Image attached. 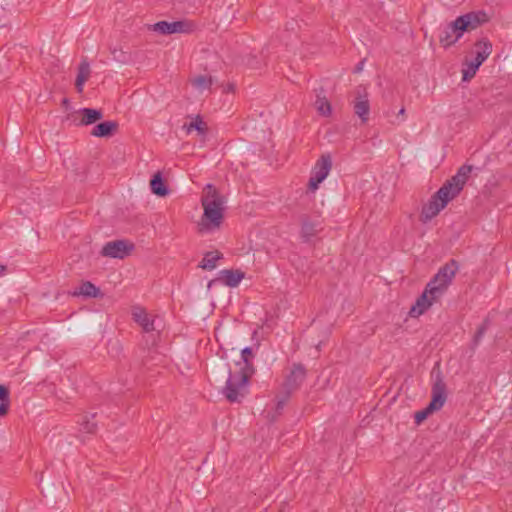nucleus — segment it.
<instances>
[{"label":"nucleus","mask_w":512,"mask_h":512,"mask_svg":"<svg viewBox=\"0 0 512 512\" xmlns=\"http://www.w3.org/2000/svg\"><path fill=\"white\" fill-rule=\"evenodd\" d=\"M100 294V289L90 281L83 282L74 292V296H84L89 298H96Z\"/></svg>","instance_id":"obj_19"},{"label":"nucleus","mask_w":512,"mask_h":512,"mask_svg":"<svg viewBox=\"0 0 512 512\" xmlns=\"http://www.w3.org/2000/svg\"><path fill=\"white\" fill-rule=\"evenodd\" d=\"M431 394L432 398L428 407L433 412L439 411L447 400L446 384L440 372H438L434 378Z\"/></svg>","instance_id":"obj_9"},{"label":"nucleus","mask_w":512,"mask_h":512,"mask_svg":"<svg viewBox=\"0 0 512 512\" xmlns=\"http://www.w3.org/2000/svg\"><path fill=\"white\" fill-rule=\"evenodd\" d=\"M187 133H191L192 130L198 131L200 134L205 132V124L200 116H196L195 119L188 125H185Z\"/></svg>","instance_id":"obj_26"},{"label":"nucleus","mask_w":512,"mask_h":512,"mask_svg":"<svg viewBox=\"0 0 512 512\" xmlns=\"http://www.w3.org/2000/svg\"><path fill=\"white\" fill-rule=\"evenodd\" d=\"M196 25L189 20H178L173 22L159 21L151 26V29L161 35L176 33L188 34L195 30Z\"/></svg>","instance_id":"obj_7"},{"label":"nucleus","mask_w":512,"mask_h":512,"mask_svg":"<svg viewBox=\"0 0 512 512\" xmlns=\"http://www.w3.org/2000/svg\"><path fill=\"white\" fill-rule=\"evenodd\" d=\"M151 191L157 196H166L169 193L167 186L165 185L163 178L160 173H157L150 180Z\"/></svg>","instance_id":"obj_20"},{"label":"nucleus","mask_w":512,"mask_h":512,"mask_svg":"<svg viewBox=\"0 0 512 512\" xmlns=\"http://www.w3.org/2000/svg\"><path fill=\"white\" fill-rule=\"evenodd\" d=\"M192 85L199 91L209 89L213 83L211 76L199 75L192 79Z\"/></svg>","instance_id":"obj_23"},{"label":"nucleus","mask_w":512,"mask_h":512,"mask_svg":"<svg viewBox=\"0 0 512 512\" xmlns=\"http://www.w3.org/2000/svg\"><path fill=\"white\" fill-rule=\"evenodd\" d=\"M489 326V320L485 319L484 322L478 327L474 337H473V345L477 346L482 340L484 334L486 333Z\"/></svg>","instance_id":"obj_28"},{"label":"nucleus","mask_w":512,"mask_h":512,"mask_svg":"<svg viewBox=\"0 0 512 512\" xmlns=\"http://www.w3.org/2000/svg\"><path fill=\"white\" fill-rule=\"evenodd\" d=\"M289 397H290V395H287V392H283V390L281 391V395L276 396V413H277V415L280 414L281 410L284 408Z\"/></svg>","instance_id":"obj_29"},{"label":"nucleus","mask_w":512,"mask_h":512,"mask_svg":"<svg viewBox=\"0 0 512 512\" xmlns=\"http://www.w3.org/2000/svg\"><path fill=\"white\" fill-rule=\"evenodd\" d=\"M316 108L318 112L323 116H329L331 114L332 108L329 101L323 97H318L315 102Z\"/></svg>","instance_id":"obj_25"},{"label":"nucleus","mask_w":512,"mask_h":512,"mask_svg":"<svg viewBox=\"0 0 512 512\" xmlns=\"http://www.w3.org/2000/svg\"><path fill=\"white\" fill-rule=\"evenodd\" d=\"M432 413H433V411L430 410L428 406L422 410L415 412V414H414L415 423L417 425L421 424Z\"/></svg>","instance_id":"obj_30"},{"label":"nucleus","mask_w":512,"mask_h":512,"mask_svg":"<svg viewBox=\"0 0 512 512\" xmlns=\"http://www.w3.org/2000/svg\"><path fill=\"white\" fill-rule=\"evenodd\" d=\"M332 168V159L329 154H323L316 161L311 171V176L308 182V189L314 192L318 189L319 185L327 178Z\"/></svg>","instance_id":"obj_6"},{"label":"nucleus","mask_w":512,"mask_h":512,"mask_svg":"<svg viewBox=\"0 0 512 512\" xmlns=\"http://www.w3.org/2000/svg\"><path fill=\"white\" fill-rule=\"evenodd\" d=\"M322 229V222L319 218L312 219L309 216L301 218V237L304 242L311 241Z\"/></svg>","instance_id":"obj_13"},{"label":"nucleus","mask_w":512,"mask_h":512,"mask_svg":"<svg viewBox=\"0 0 512 512\" xmlns=\"http://www.w3.org/2000/svg\"><path fill=\"white\" fill-rule=\"evenodd\" d=\"M488 19L487 14L483 11H473L461 15L443 28L439 35V42L444 48L451 47L465 32L476 29Z\"/></svg>","instance_id":"obj_4"},{"label":"nucleus","mask_w":512,"mask_h":512,"mask_svg":"<svg viewBox=\"0 0 512 512\" xmlns=\"http://www.w3.org/2000/svg\"><path fill=\"white\" fill-rule=\"evenodd\" d=\"M354 113L361 119L362 123H366L369 119L370 103L368 94L365 89L358 88L357 96L353 101Z\"/></svg>","instance_id":"obj_12"},{"label":"nucleus","mask_w":512,"mask_h":512,"mask_svg":"<svg viewBox=\"0 0 512 512\" xmlns=\"http://www.w3.org/2000/svg\"><path fill=\"white\" fill-rule=\"evenodd\" d=\"M305 378L306 370L304 366L301 364H294L282 384L283 392H287V395H291L294 391L299 389Z\"/></svg>","instance_id":"obj_10"},{"label":"nucleus","mask_w":512,"mask_h":512,"mask_svg":"<svg viewBox=\"0 0 512 512\" xmlns=\"http://www.w3.org/2000/svg\"><path fill=\"white\" fill-rule=\"evenodd\" d=\"M133 319L142 327V329L149 333L157 329L156 319L151 318L148 313L142 308H136L133 311Z\"/></svg>","instance_id":"obj_14"},{"label":"nucleus","mask_w":512,"mask_h":512,"mask_svg":"<svg viewBox=\"0 0 512 512\" xmlns=\"http://www.w3.org/2000/svg\"><path fill=\"white\" fill-rule=\"evenodd\" d=\"M475 58L479 65H482L492 53V43L487 38H482L475 43Z\"/></svg>","instance_id":"obj_15"},{"label":"nucleus","mask_w":512,"mask_h":512,"mask_svg":"<svg viewBox=\"0 0 512 512\" xmlns=\"http://www.w3.org/2000/svg\"><path fill=\"white\" fill-rule=\"evenodd\" d=\"M480 66L481 65H479L474 60L465 62L464 67L462 69V80L470 81L475 76Z\"/></svg>","instance_id":"obj_22"},{"label":"nucleus","mask_w":512,"mask_h":512,"mask_svg":"<svg viewBox=\"0 0 512 512\" xmlns=\"http://www.w3.org/2000/svg\"><path fill=\"white\" fill-rule=\"evenodd\" d=\"M252 349L245 347L241 351L242 361L237 362L238 370L229 371L226 384L222 389V394L230 403H239L249 392V380L254 374L253 364L250 362Z\"/></svg>","instance_id":"obj_3"},{"label":"nucleus","mask_w":512,"mask_h":512,"mask_svg":"<svg viewBox=\"0 0 512 512\" xmlns=\"http://www.w3.org/2000/svg\"><path fill=\"white\" fill-rule=\"evenodd\" d=\"M134 249V244L126 240L107 242L101 250V255L109 258L123 259Z\"/></svg>","instance_id":"obj_8"},{"label":"nucleus","mask_w":512,"mask_h":512,"mask_svg":"<svg viewBox=\"0 0 512 512\" xmlns=\"http://www.w3.org/2000/svg\"><path fill=\"white\" fill-rule=\"evenodd\" d=\"M296 26H298L297 22L292 21V22L287 23L286 29L294 31Z\"/></svg>","instance_id":"obj_31"},{"label":"nucleus","mask_w":512,"mask_h":512,"mask_svg":"<svg viewBox=\"0 0 512 512\" xmlns=\"http://www.w3.org/2000/svg\"><path fill=\"white\" fill-rule=\"evenodd\" d=\"M362 65H363V62H361L357 67H356V72H359L362 70Z\"/></svg>","instance_id":"obj_33"},{"label":"nucleus","mask_w":512,"mask_h":512,"mask_svg":"<svg viewBox=\"0 0 512 512\" xmlns=\"http://www.w3.org/2000/svg\"><path fill=\"white\" fill-rule=\"evenodd\" d=\"M404 111H405V110H404V108H402V109L400 110V112H399V113H400V114H403V113H404Z\"/></svg>","instance_id":"obj_35"},{"label":"nucleus","mask_w":512,"mask_h":512,"mask_svg":"<svg viewBox=\"0 0 512 512\" xmlns=\"http://www.w3.org/2000/svg\"><path fill=\"white\" fill-rule=\"evenodd\" d=\"M76 114L81 117L77 123L78 125H91L103 117L101 110L92 108H82L78 110Z\"/></svg>","instance_id":"obj_16"},{"label":"nucleus","mask_w":512,"mask_h":512,"mask_svg":"<svg viewBox=\"0 0 512 512\" xmlns=\"http://www.w3.org/2000/svg\"><path fill=\"white\" fill-rule=\"evenodd\" d=\"M472 166L463 165L457 173L447 180L443 186L431 196L430 200L422 207L420 221L427 223L437 216L447 204L459 195L463 189L470 173Z\"/></svg>","instance_id":"obj_1"},{"label":"nucleus","mask_w":512,"mask_h":512,"mask_svg":"<svg viewBox=\"0 0 512 512\" xmlns=\"http://www.w3.org/2000/svg\"><path fill=\"white\" fill-rule=\"evenodd\" d=\"M6 270V267L3 265H0V274H2Z\"/></svg>","instance_id":"obj_34"},{"label":"nucleus","mask_w":512,"mask_h":512,"mask_svg":"<svg viewBox=\"0 0 512 512\" xmlns=\"http://www.w3.org/2000/svg\"><path fill=\"white\" fill-rule=\"evenodd\" d=\"M207 188L211 189V188H212V185H211V184H208V185H207Z\"/></svg>","instance_id":"obj_36"},{"label":"nucleus","mask_w":512,"mask_h":512,"mask_svg":"<svg viewBox=\"0 0 512 512\" xmlns=\"http://www.w3.org/2000/svg\"><path fill=\"white\" fill-rule=\"evenodd\" d=\"M222 257L218 251L207 252L201 260L199 267L204 270H213L216 268L217 261Z\"/></svg>","instance_id":"obj_21"},{"label":"nucleus","mask_w":512,"mask_h":512,"mask_svg":"<svg viewBox=\"0 0 512 512\" xmlns=\"http://www.w3.org/2000/svg\"><path fill=\"white\" fill-rule=\"evenodd\" d=\"M459 267L455 260L440 267L434 277L427 283L423 293L417 298L410 309V316L418 317L426 312L433 303L437 302L447 291Z\"/></svg>","instance_id":"obj_2"},{"label":"nucleus","mask_w":512,"mask_h":512,"mask_svg":"<svg viewBox=\"0 0 512 512\" xmlns=\"http://www.w3.org/2000/svg\"><path fill=\"white\" fill-rule=\"evenodd\" d=\"M9 408V390L6 386L0 385V416H4Z\"/></svg>","instance_id":"obj_24"},{"label":"nucleus","mask_w":512,"mask_h":512,"mask_svg":"<svg viewBox=\"0 0 512 512\" xmlns=\"http://www.w3.org/2000/svg\"><path fill=\"white\" fill-rule=\"evenodd\" d=\"M245 274L244 272L240 270H233V269H224L221 270L218 273V277L214 280H211L208 283V288H210L214 283H221L225 286L234 288L237 287L242 279L244 278Z\"/></svg>","instance_id":"obj_11"},{"label":"nucleus","mask_w":512,"mask_h":512,"mask_svg":"<svg viewBox=\"0 0 512 512\" xmlns=\"http://www.w3.org/2000/svg\"><path fill=\"white\" fill-rule=\"evenodd\" d=\"M95 415L84 416L81 422V430L86 433H94L97 427V424L93 421Z\"/></svg>","instance_id":"obj_27"},{"label":"nucleus","mask_w":512,"mask_h":512,"mask_svg":"<svg viewBox=\"0 0 512 512\" xmlns=\"http://www.w3.org/2000/svg\"><path fill=\"white\" fill-rule=\"evenodd\" d=\"M201 204L204 212L197 224L198 233L209 234L219 230L224 219V207L221 199L214 191L211 197H203Z\"/></svg>","instance_id":"obj_5"},{"label":"nucleus","mask_w":512,"mask_h":512,"mask_svg":"<svg viewBox=\"0 0 512 512\" xmlns=\"http://www.w3.org/2000/svg\"><path fill=\"white\" fill-rule=\"evenodd\" d=\"M226 91L227 92H233L234 91V85L233 84H229L226 88Z\"/></svg>","instance_id":"obj_32"},{"label":"nucleus","mask_w":512,"mask_h":512,"mask_svg":"<svg viewBox=\"0 0 512 512\" xmlns=\"http://www.w3.org/2000/svg\"><path fill=\"white\" fill-rule=\"evenodd\" d=\"M90 74V64L86 60L81 61L78 67V74L75 81V87L78 93L83 92L84 84L89 79Z\"/></svg>","instance_id":"obj_18"},{"label":"nucleus","mask_w":512,"mask_h":512,"mask_svg":"<svg viewBox=\"0 0 512 512\" xmlns=\"http://www.w3.org/2000/svg\"><path fill=\"white\" fill-rule=\"evenodd\" d=\"M118 128V123L115 121H105L95 125L91 131L94 137H109L114 134Z\"/></svg>","instance_id":"obj_17"}]
</instances>
